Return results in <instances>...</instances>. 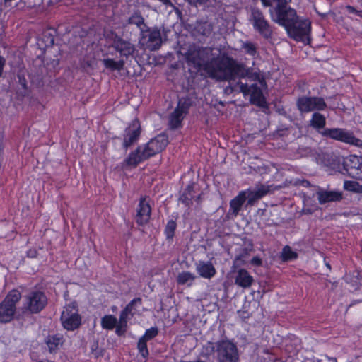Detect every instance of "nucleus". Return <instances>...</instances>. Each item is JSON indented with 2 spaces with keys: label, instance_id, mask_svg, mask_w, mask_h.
<instances>
[{
  "label": "nucleus",
  "instance_id": "1",
  "mask_svg": "<svg viewBox=\"0 0 362 362\" xmlns=\"http://www.w3.org/2000/svg\"><path fill=\"white\" fill-rule=\"evenodd\" d=\"M186 61L197 69H202L211 78L218 81H232L245 78L251 75L250 68L242 62H238L233 57L223 54L203 63L199 53L188 51Z\"/></svg>",
  "mask_w": 362,
  "mask_h": 362
},
{
  "label": "nucleus",
  "instance_id": "2",
  "mask_svg": "<svg viewBox=\"0 0 362 362\" xmlns=\"http://www.w3.org/2000/svg\"><path fill=\"white\" fill-rule=\"evenodd\" d=\"M168 136L160 133L150 139L143 146H139L132 151L122 162L124 167L136 168L140 163L153 157L165 149L168 144Z\"/></svg>",
  "mask_w": 362,
  "mask_h": 362
},
{
  "label": "nucleus",
  "instance_id": "3",
  "mask_svg": "<svg viewBox=\"0 0 362 362\" xmlns=\"http://www.w3.org/2000/svg\"><path fill=\"white\" fill-rule=\"evenodd\" d=\"M168 136L160 133L150 139L143 146H139L132 151L122 162L124 167L136 168L140 163L153 157L165 149L168 144Z\"/></svg>",
  "mask_w": 362,
  "mask_h": 362
},
{
  "label": "nucleus",
  "instance_id": "4",
  "mask_svg": "<svg viewBox=\"0 0 362 362\" xmlns=\"http://www.w3.org/2000/svg\"><path fill=\"white\" fill-rule=\"evenodd\" d=\"M21 297V293L17 289H13L6 294L0 303V323H9L14 319L16 305Z\"/></svg>",
  "mask_w": 362,
  "mask_h": 362
},
{
  "label": "nucleus",
  "instance_id": "5",
  "mask_svg": "<svg viewBox=\"0 0 362 362\" xmlns=\"http://www.w3.org/2000/svg\"><path fill=\"white\" fill-rule=\"evenodd\" d=\"M288 35L296 42L309 45L311 42V22L308 18H298L286 30Z\"/></svg>",
  "mask_w": 362,
  "mask_h": 362
},
{
  "label": "nucleus",
  "instance_id": "6",
  "mask_svg": "<svg viewBox=\"0 0 362 362\" xmlns=\"http://www.w3.org/2000/svg\"><path fill=\"white\" fill-rule=\"evenodd\" d=\"M81 316L78 313V305L72 302L64 307L60 316L63 327L68 331H74L81 325Z\"/></svg>",
  "mask_w": 362,
  "mask_h": 362
},
{
  "label": "nucleus",
  "instance_id": "7",
  "mask_svg": "<svg viewBox=\"0 0 362 362\" xmlns=\"http://www.w3.org/2000/svg\"><path fill=\"white\" fill-rule=\"evenodd\" d=\"M320 134L325 138L331 139L357 147L362 146V140L356 138L354 134L343 128H326Z\"/></svg>",
  "mask_w": 362,
  "mask_h": 362
},
{
  "label": "nucleus",
  "instance_id": "8",
  "mask_svg": "<svg viewBox=\"0 0 362 362\" xmlns=\"http://www.w3.org/2000/svg\"><path fill=\"white\" fill-rule=\"evenodd\" d=\"M48 299L43 291H30L24 298L23 308L31 314H37L45 309Z\"/></svg>",
  "mask_w": 362,
  "mask_h": 362
},
{
  "label": "nucleus",
  "instance_id": "9",
  "mask_svg": "<svg viewBox=\"0 0 362 362\" xmlns=\"http://www.w3.org/2000/svg\"><path fill=\"white\" fill-rule=\"evenodd\" d=\"M296 107L298 111L303 114L313 111H323L326 110L327 105L322 97L303 95L298 98Z\"/></svg>",
  "mask_w": 362,
  "mask_h": 362
},
{
  "label": "nucleus",
  "instance_id": "10",
  "mask_svg": "<svg viewBox=\"0 0 362 362\" xmlns=\"http://www.w3.org/2000/svg\"><path fill=\"white\" fill-rule=\"evenodd\" d=\"M218 362H238L239 354L236 345L228 340L216 342Z\"/></svg>",
  "mask_w": 362,
  "mask_h": 362
},
{
  "label": "nucleus",
  "instance_id": "11",
  "mask_svg": "<svg viewBox=\"0 0 362 362\" xmlns=\"http://www.w3.org/2000/svg\"><path fill=\"white\" fill-rule=\"evenodd\" d=\"M274 1L276 2V21L287 30L298 16L294 9L286 8L288 1L274 0Z\"/></svg>",
  "mask_w": 362,
  "mask_h": 362
},
{
  "label": "nucleus",
  "instance_id": "12",
  "mask_svg": "<svg viewBox=\"0 0 362 362\" xmlns=\"http://www.w3.org/2000/svg\"><path fill=\"white\" fill-rule=\"evenodd\" d=\"M252 26L264 39H271L273 35L272 28L268 21L264 18L262 12L258 8H253L251 11Z\"/></svg>",
  "mask_w": 362,
  "mask_h": 362
},
{
  "label": "nucleus",
  "instance_id": "13",
  "mask_svg": "<svg viewBox=\"0 0 362 362\" xmlns=\"http://www.w3.org/2000/svg\"><path fill=\"white\" fill-rule=\"evenodd\" d=\"M141 127L138 119L132 120L124 129L122 134V146L124 150H127L132 146L138 142L141 134Z\"/></svg>",
  "mask_w": 362,
  "mask_h": 362
},
{
  "label": "nucleus",
  "instance_id": "14",
  "mask_svg": "<svg viewBox=\"0 0 362 362\" xmlns=\"http://www.w3.org/2000/svg\"><path fill=\"white\" fill-rule=\"evenodd\" d=\"M140 42L151 50L158 49L162 44L160 30L156 28H145L141 31Z\"/></svg>",
  "mask_w": 362,
  "mask_h": 362
},
{
  "label": "nucleus",
  "instance_id": "15",
  "mask_svg": "<svg viewBox=\"0 0 362 362\" xmlns=\"http://www.w3.org/2000/svg\"><path fill=\"white\" fill-rule=\"evenodd\" d=\"M342 167L348 176L362 180V158L356 155H349L345 158L342 163Z\"/></svg>",
  "mask_w": 362,
  "mask_h": 362
},
{
  "label": "nucleus",
  "instance_id": "16",
  "mask_svg": "<svg viewBox=\"0 0 362 362\" xmlns=\"http://www.w3.org/2000/svg\"><path fill=\"white\" fill-rule=\"evenodd\" d=\"M147 199H149L148 197H141L136 209V222L140 226L146 225L151 219L152 209Z\"/></svg>",
  "mask_w": 362,
  "mask_h": 362
},
{
  "label": "nucleus",
  "instance_id": "17",
  "mask_svg": "<svg viewBox=\"0 0 362 362\" xmlns=\"http://www.w3.org/2000/svg\"><path fill=\"white\" fill-rule=\"evenodd\" d=\"M111 47L118 52L121 57L127 59L130 56H133L135 52V47L129 41L125 40L118 35H115L113 39Z\"/></svg>",
  "mask_w": 362,
  "mask_h": 362
},
{
  "label": "nucleus",
  "instance_id": "18",
  "mask_svg": "<svg viewBox=\"0 0 362 362\" xmlns=\"http://www.w3.org/2000/svg\"><path fill=\"white\" fill-rule=\"evenodd\" d=\"M250 102L259 107H267V103L262 89L257 83L250 85Z\"/></svg>",
  "mask_w": 362,
  "mask_h": 362
},
{
  "label": "nucleus",
  "instance_id": "19",
  "mask_svg": "<svg viewBox=\"0 0 362 362\" xmlns=\"http://www.w3.org/2000/svg\"><path fill=\"white\" fill-rule=\"evenodd\" d=\"M254 282L253 276L245 269H240L235 277V284L243 288H250Z\"/></svg>",
  "mask_w": 362,
  "mask_h": 362
},
{
  "label": "nucleus",
  "instance_id": "20",
  "mask_svg": "<svg viewBox=\"0 0 362 362\" xmlns=\"http://www.w3.org/2000/svg\"><path fill=\"white\" fill-rule=\"evenodd\" d=\"M196 270L201 277L206 279H211L216 274V270L211 262L200 261L196 264Z\"/></svg>",
  "mask_w": 362,
  "mask_h": 362
},
{
  "label": "nucleus",
  "instance_id": "21",
  "mask_svg": "<svg viewBox=\"0 0 362 362\" xmlns=\"http://www.w3.org/2000/svg\"><path fill=\"white\" fill-rule=\"evenodd\" d=\"M317 199L320 204L332 202H339L343 199L341 192L320 190L317 192Z\"/></svg>",
  "mask_w": 362,
  "mask_h": 362
},
{
  "label": "nucleus",
  "instance_id": "22",
  "mask_svg": "<svg viewBox=\"0 0 362 362\" xmlns=\"http://www.w3.org/2000/svg\"><path fill=\"white\" fill-rule=\"evenodd\" d=\"M197 185L194 182L189 183L181 193L179 200L187 207H190L196 193L195 188Z\"/></svg>",
  "mask_w": 362,
  "mask_h": 362
},
{
  "label": "nucleus",
  "instance_id": "23",
  "mask_svg": "<svg viewBox=\"0 0 362 362\" xmlns=\"http://www.w3.org/2000/svg\"><path fill=\"white\" fill-rule=\"evenodd\" d=\"M245 201V193L244 192H240L235 197L230 200L228 214L233 216H237Z\"/></svg>",
  "mask_w": 362,
  "mask_h": 362
},
{
  "label": "nucleus",
  "instance_id": "24",
  "mask_svg": "<svg viewBox=\"0 0 362 362\" xmlns=\"http://www.w3.org/2000/svg\"><path fill=\"white\" fill-rule=\"evenodd\" d=\"M343 11L346 16L351 21H362V6L346 5L343 7Z\"/></svg>",
  "mask_w": 362,
  "mask_h": 362
},
{
  "label": "nucleus",
  "instance_id": "25",
  "mask_svg": "<svg viewBox=\"0 0 362 362\" xmlns=\"http://www.w3.org/2000/svg\"><path fill=\"white\" fill-rule=\"evenodd\" d=\"M326 117L319 112H315L311 116L310 126L315 129L320 134L325 128Z\"/></svg>",
  "mask_w": 362,
  "mask_h": 362
},
{
  "label": "nucleus",
  "instance_id": "26",
  "mask_svg": "<svg viewBox=\"0 0 362 362\" xmlns=\"http://www.w3.org/2000/svg\"><path fill=\"white\" fill-rule=\"evenodd\" d=\"M186 115L182 112L178 108H175L169 118V126L172 129H177L182 127V122Z\"/></svg>",
  "mask_w": 362,
  "mask_h": 362
},
{
  "label": "nucleus",
  "instance_id": "27",
  "mask_svg": "<svg viewBox=\"0 0 362 362\" xmlns=\"http://www.w3.org/2000/svg\"><path fill=\"white\" fill-rule=\"evenodd\" d=\"M102 62L105 69L111 71H121L122 69H123L125 64L123 59L115 61V59L110 58L103 59Z\"/></svg>",
  "mask_w": 362,
  "mask_h": 362
},
{
  "label": "nucleus",
  "instance_id": "28",
  "mask_svg": "<svg viewBox=\"0 0 362 362\" xmlns=\"http://www.w3.org/2000/svg\"><path fill=\"white\" fill-rule=\"evenodd\" d=\"M177 229V223L175 220H168L165 228H164V235L165 236V239L168 243H172L173 241V238L175 235V230Z\"/></svg>",
  "mask_w": 362,
  "mask_h": 362
},
{
  "label": "nucleus",
  "instance_id": "29",
  "mask_svg": "<svg viewBox=\"0 0 362 362\" xmlns=\"http://www.w3.org/2000/svg\"><path fill=\"white\" fill-rule=\"evenodd\" d=\"M117 319L113 315H105L101 318V327L103 329L106 330H112L117 324Z\"/></svg>",
  "mask_w": 362,
  "mask_h": 362
},
{
  "label": "nucleus",
  "instance_id": "30",
  "mask_svg": "<svg viewBox=\"0 0 362 362\" xmlns=\"http://www.w3.org/2000/svg\"><path fill=\"white\" fill-rule=\"evenodd\" d=\"M127 23L130 25H136L139 28L140 32L145 28H147V25L144 23V19L140 13H134L128 19Z\"/></svg>",
  "mask_w": 362,
  "mask_h": 362
},
{
  "label": "nucleus",
  "instance_id": "31",
  "mask_svg": "<svg viewBox=\"0 0 362 362\" xmlns=\"http://www.w3.org/2000/svg\"><path fill=\"white\" fill-rule=\"evenodd\" d=\"M196 276L189 272H182L180 273L177 277L178 284L192 286Z\"/></svg>",
  "mask_w": 362,
  "mask_h": 362
},
{
  "label": "nucleus",
  "instance_id": "32",
  "mask_svg": "<svg viewBox=\"0 0 362 362\" xmlns=\"http://www.w3.org/2000/svg\"><path fill=\"white\" fill-rule=\"evenodd\" d=\"M192 105V100L189 97H182L178 100L177 106L175 108H178L185 115L189 113V110Z\"/></svg>",
  "mask_w": 362,
  "mask_h": 362
},
{
  "label": "nucleus",
  "instance_id": "33",
  "mask_svg": "<svg viewBox=\"0 0 362 362\" xmlns=\"http://www.w3.org/2000/svg\"><path fill=\"white\" fill-rule=\"evenodd\" d=\"M298 254L295 251L292 250L291 247L288 245H286L283 247L281 253L280 258L282 262H286L291 260L297 259Z\"/></svg>",
  "mask_w": 362,
  "mask_h": 362
},
{
  "label": "nucleus",
  "instance_id": "34",
  "mask_svg": "<svg viewBox=\"0 0 362 362\" xmlns=\"http://www.w3.org/2000/svg\"><path fill=\"white\" fill-rule=\"evenodd\" d=\"M215 351H216V343L207 341L206 344L202 346L200 356L208 358Z\"/></svg>",
  "mask_w": 362,
  "mask_h": 362
},
{
  "label": "nucleus",
  "instance_id": "35",
  "mask_svg": "<svg viewBox=\"0 0 362 362\" xmlns=\"http://www.w3.org/2000/svg\"><path fill=\"white\" fill-rule=\"evenodd\" d=\"M269 191L268 186L262 185L256 190L250 193V199H259L267 195Z\"/></svg>",
  "mask_w": 362,
  "mask_h": 362
},
{
  "label": "nucleus",
  "instance_id": "36",
  "mask_svg": "<svg viewBox=\"0 0 362 362\" xmlns=\"http://www.w3.org/2000/svg\"><path fill=\"white\" fill-rule=\"evenodd\" d=\"M47 344L49 351H54L59 349L60 344H62V338L57 336H49L47 338Z\"/></svg>",
  "mask_w": 362,
  "mask_h": 362
},
{
  "label": "nucleus",
  "instance_id": "37",
  "mask_svg": "<svg viewBox=\"0 0 362 362\" xmlns=\"http://www.w3.org/2000/svg\"><path fill=\"white\" fill-rule=\"evenodd\" d=\"M142 300L140 297L134 298L132 299L124 308V310L132 317L134 316L135 313L134 310H135V306L136 305H141Z\"/></svg>",
  "mask_w": 362,
  "mask_h": 362
},
{
  "label": "nucleus",
  "instance_id": "38",
  "mask_svg": "<svg viewBox=\"0 0 362 362\" xmlns=\"http://www.w3.org/2000/svg\"><path fill=\"white\" fill-rule=\"evenodd\" d=\"M361 185L353 180H346L344 182V189L346 191L359 193Z\"/></svg>",
  "mask_w": 362,
  "mask_h": 362
},
{
  "label": "nucleus",
  "instance_id": "39",
  "mask_svg": "<svg viewBox=\"0 0 362 362\" xmlns=\"http://www.w3.org/2000/svg\"><path fill=\"white\" fill-rule=\"evenodd\" d=\"M137 349L142 357L146 358L148 356L149 351L147 346V341L140 337L137 343Z\"/></svg>",
  "mask_w": 362,
  "mask_h": 362
},
{
  "label": "nucleus",
  "instance_id": "40",
  "mask_svg": "<svg viewBox=\"0 0 362 362\" xmlns=\"http://www.w3.org/2000/svg\"><path fill=\"white\" fill-rule=\"evenodd\" d=\"M243 49H244L245 52L251 56V57H255L257 54V48L255 43L251 42H246L243 45Z\"/></svg>",
  "mask_w": 362,
  "mask_h": 362
},
{
  "label": "nucleus",
  "instance_id": "41",
  "mask_svg": "<svg viewBox=\"0 0 362 362\" xmlns=\"http://www.w3.org/2000/svg\"><path fill=\"white\" fill-rule=\"evenodd\" d=\"M158 334V329L156 327H151L149 329H147L144 335L141 337L143 339L146 341H149L155 338Z\"/></svg>",
  "mask_w": 362,
  "mask_h": 362
},
{
  "label": "nucleus",
  "instance_id": "42",
  "mask_svg": "<svg viewBox=\"0 0 362 362\" xmlns=\"http://www.w3.org/2000/svg\"><path fill=\"white\" fill-rule=\"evenodd\" d=\"M42 40L46 47H52L54 44V34L46 31L43 33Z\"/></svg>",
  "mask_w": 362,
  "mask_h": 362
},
{
  "label": "nucleus",
  "instance_id": "43",
  "mask_svg": "<svg viewBox=\"0 0 362 362\" xmlns=\"http://www.w3.org/2000/svg\"><path fill=\"white\" fill-rule=\"evenodd\" d=\"M115 328V334L119 336L122 337L125 334L127 330V324H123L120 322L117 321V326Z\"/></svg>",
  "mask_w": 362,
  "mask_h": 362
},
{
  "label": "nucleus",
  "instance_id": "44",
  "mask_svg": "<svg viewBox=\"0 0 362 362\" xmlns=\"http://www.w3.org/2000/svg\"><path fill=\"white\" fill-rule=\"evenodd\" d=\"M237 84L240 87V92H241L244 95H249L250 92V86H248L247 83H244L241 81H238Z\"/></svg>",
  "mask_w": 362,
  "mask_h": 362
},
{
  "label": "nucleus",
  "instance_id": "45",
  "mask_svg": "<svg viewBox=\"0 0 362 362\" xmlns=\"http://www.w3.org/2000/svg\"><path fill=\"white\" fill-rule=\"evenodd\" d=\"M129 314L123 309L119 314V322L123 324H127L129 319Z\"/></svg>",
  "mask_w": 362,
  "mask_h": 362
},
{
  "label": "nucleus",
  "instance_id": "46",
  "mask_svg": "<svg viewBox=\"0 0 362 362\" xmlns=\"http://www.w3.org/2000/svg\"><path fill=\"white\" fill-rule=\"evenodd\" d=\"M18 83L24 90L28 89L27 80L23 74H18Z\"/></svg>",
  "mask_w": 362,
  "mask_h": 362
},
{
  "label": "nucleus",
  "instance_id": "47",
  "mask_svg": "<svg viewBox=\"0 0 362 362\" xmlns=\"http://www.w3.org/2000/svg\"><path fill=\"white\" fill-rule=\"evenodd\" d=\"M250 263L254 266L260 267L262 264V259L259 256H255L251 259Z\"/></svg>",
  "mask_w": 362,
  "mask_h": 362
},
{
  "label": "nucleus",
  "instance_id": "48",
  "mask_svg": "<svg viewBox=\"0 0 362 362\" xmlns=\"http://www.w3.org/2000/svg\"><path fill=\"white\" fill-rule=\"evenodd\" d=\"M5 64H6L5 58L3 56L0 55V77L3 74L4 68L5 66Z\"/></svg>",
  "mask_w": 362,
  "mask_h": 362
},
{
  "label": "nucleus",
  "instance_id": "49",
  "mask_svg": "<svg viewBox=\"0 0 362 362\" xmlns=\"http://www.w3.org/2000/svg\"><path fill=\"white\" fill-rule=\"evenodd\" d=\"M202 193L199 194L197 196L194 195V198L193 200H194L197 204L201 203L202 200Z\"/></svg>",
  "mask_w": 362,
  "mask_h": 362
},
{
  "label": "nucleus",
  "instance_id": "50",
  "mask_svg": "<svg viewBox=\"0 0 362 362\" xmlns=\"http://www.w3.org/2000/svg\"><path fill=\"white\" fill-rule=\"evenodd\" d=\"M303 212L305 214H311L313 213V211L310 209H303Z\"/></svg>",
  "mask_w": 362,
  "mask_h": 362
},
{
  "label": "nucleus",
  "instance_id": "51",
  "mask_svg": "<svg viewBox=\"0 0 362 362\" xmlns=\"http://www.w3.org/2000/svg\"><path fill=\"white\" fill-rule=\"evenodd\" d=\"M326 266L330 269H331V266L329 263H327L326 264Z\"/></svg>",
  "mask_w": 362,
  "mask_h": 362
},
{
  "label": "nucleus",
  "instance_id": "52",
  "mask_svg": "<svg viewBox=\"0 0 362 362\" xmlns=\"http://www.w3.org/2000/svg\"><path fill=\"white\" fill-rule=\"evenodd\" d=\"M359 193H362V185H361Z\"/></svg>",
  "mask_w": 362,
  "mask_h": 362
}]
</instances>
